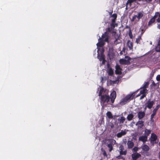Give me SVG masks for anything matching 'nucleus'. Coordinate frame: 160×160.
Listing matches in <instances>:
<instances>
[{
  "mask_svg": "<svg viewBox=\"0 0 160 160\" xmlns=\"http://www.w3.org/2000/svg\"><path fill=\"white\" fill-rule=\"evenodd\" d=\"M105 91L103 88H102L98 94L100 102L102 108L106 107L108 104L111 105L113 103L116 98V93L115 91H113L110 96L108 93H105Z\"/></svg>",
  "mask_w": 160,
  "mask_h": 160,
  "instance_id": "nucleus-1",
  "label": "nucleus"
},
{
  "mask_svg": "<svg viewBox=\"0 0 160 160\" xmlns=\"http://www.w3.org/2000/svg\"><path fill=\"white\" fill-rule=\"evenodd\" d=\"M134 96L133 94L127 95L124 98L121 100L119 102V104L122 106L125 104L132 100Z\"/></svg>",
  "mask_w": 160,
  "mask_h": 160,
  "instance_id": "nucleus-2",
  "label": "nucleus"
},
{
  "mask_svg": "<svg viewBox=\"0 0 160 160\" xmlns=\"http://www.w3.org/2000/svg\"><path fill=\"white\" fill-rule=\"evenodd\" d=\"M143 11H140L136 15H134L132 17L131 21L132 22L135 21L136 22H138L144 15Z\"/></svg>",
  "mask_w": 160,
  "mask_h": 160,
  "instance_id": "nucleus-3",
  "label": "nucleus"
},
{
  "mask_svg": "<svg viewBox=\"0 0 160 160\" xmlns=\"http://www.w3.org/2000/svg\"><path fill=\"white\" fill-rule=\"evenodd\" d=\"M116 141L113 139H109L107 143V146L109 148V152L113 149V146L115 144Z\"/></svg>",
  "mask_w": 160,
  "mask_h": 160,
  "instance_id": "nucleus-4",
  "label": "nucleus"
},
{
  "mask_svg": "<svg viewBox=\"0 0 160 160\" xmlns=\"http://www.w3.org/2000/svg\"><path fill=\"white\" fill-rule=\"evenodd\" d=\"M158 137L156 134L154 133H152L151 134L150 138V141L152 144H156L158 142V140H157Z\"/></svg>",
  "mask_w": 160,
  "mask_h": 160,
  "instance_id": "nucleus-5",
  "label": "nucleus"
},
{
  "mask_svg": "<svg viewBox=\"0 0 160 160\" xmlns=\"http://www.w3.org/2000/svg\"><path fill=\"white\" fill-rule=\"evenodd\" d=\"M125 58L126 59H121L120 60V63L122 64L128 65L130 64V58L128 57H126Z\"/></svg>",
  "mask_w": 160,
  "mask_h": 160,
  "instance_id": "nucleus-6",
  "label": "nucleus"
},
{
  "mask_svg": "<svg viewBox=\"0 0 160 160\" xmlns=\"http://www.w3.org/2000/svg\"><path fill=\"white\" fill-rule=\"evenodd\" d=\"M154 103V102L153 100H151V99H149L145 104V105H146V107L148 109H151L153 107Z\"/></svg>",
  "mask_w": 160,
  "mask_h": 160,
  "instance_id": "nucleus-7",
  "label": "nucleus"
},
{
  "mask_svg": "<svg viewBox=\"0 0 160 160\" xmlns=\"http://www.w3.org/2000/svg\"><path fill=\"white\" fill-rule=\"evenodd\" d=\"M109 34L107 33V32H105L103 34L101 38L102 40H103L105 42H109Z\"/></svg>",
  "mask_w": 160,
  "mask_h": 160,
  "instance_id": "nucleus-8",
  "label": "nucleus"
},
{
  "mask_svg": "<svg viewBox=\"0 0 160 160\" xmlns=\"http://www.w3.org/2000/svg\"><path fill=\"white\" fill-rule=\"evenodd\" d=\"M160 107V105H158L155 108L153 109V111H152V113L151 114V119H152L153 118L154 116L156 114V112H157V110L158 109V108H159Z\"/></svg>",
  "mask_w": 160,
  "mask_h": 160,
  "instance_id": "nucleus-9",
  "label": "nucleus"
},
{
  "mask_svg": "<svg viewBox=\"0 0 160 160\" xmlns=\"http://www.w3.org/2000/svg\"><path fill=\"white\" fill-rule=\"evenodd\" d=\"M120 150V154L121 155H126L127 154V151H124V149L123 145H121L119 147Z\"/></svg>",
  "mask_w": 160,
  "mask_h": 160,
  "instance_id": "nucleus-10",
  "label": "nucleus"
},
{
  "mask_svg": "<svg viewBox=\"0 0 160 160\" xmlns=\"http://www.w3.org/2000/svg\"><path fill=\"white\" fill-rule=\"evenodd\" d=\"M99 42L97 44V45L98 47H103L105 44L104 41L103 40L101 39L100 37L98 39Z\"/></svg>",
  "mask_w": 160,
  "mask_h": 160,
  "instance_id": "nucleus-11",
  "label": "nucleus"
},
{
  "mask_svg": "<svg viewBox=\"0 0 160 160\" xmlns=\"http://www.w3.org/2000/svg\"><path fill=\"white\" fill-rule=\"evenodd\" d=\"M116 70L115 72L116 74L118 75H121L122 74V69L120 66L118 65H117L116 66Z\"/></svg>",
  "mask_w": 160,
  "mask_h": 160,
  "instance_id": "nucleus-12",
  "label": "nucleus"
},
{
  "mask_svg": "<svg viewBox=\"0 0 160 160\" xmlns=\"http://www.w3.org/2000/svg\"><path fill=\"white\" fill-rule=\"evenodd\" d=\"M148 138L147 137V136H140L138 138V140L139 141H142L144 144L146 141H147Z\"/></svg>",
  "mask_w": 160,
  "mask_h": 160,
  "instance_id": "nucleus-13",
  "label": "nucleus"
},
{
  "mask_svg": "<svg viewBox=\"0 0 160 160\" xmlns=\"http://www.w3.org/2000/svg\"><path fill=\"white\" fill-rule=\"evenodd\" d=\"M141 154L138 153L133 154L132 155V160H137L138 158L141 157Z\"/></svg>",
  "mask_w": 160,
  "mask_h": 160,
  "instance_id": "nucleus-14",
  "label": "nucleus"
},
{
  "mask_svg": "<svg viewBox=\"0 0 160 160\" xmlns=\"http://www.w3.org/2000/svg\"><path fill=\"white\" fill-rule=\"evenodd\" d=\"M145 112H144L139 111L138 113V117L139 120H141L144 117Z\"/></svg>",
  "mask_w": 160,
  "mask_h": 160,
  "instance_id": "nucleus-15",
  "label": "nucleus"
},
{
  "mask_svg": "<svg viewBox=\"0 0 160 160\" xmlns=\"http://www.w3.org/2000/svg\"><path fill=\"white\" fill-rule=\"evenodd\" d=\"M127 144L128 145V148L129 149H131L134 145V143L132 140L128 141Z\"/></svg>",
  "mask_w": 160,
  "mask_h": 160,
  "instance_id": "nucleus-16",
  "label": "nucleus"
},
{
  "mask_svg": "<svg viewBox=\"0 0 160 160\" xmlns=\"http://www.w3.org/2000/svg\"><path fill=\"white\" fill-rule=\"evenodd\" d=\"M126 132L125 130L124 131L122 130L121 132L117 133V136L118 138H121L122 136L126 135Z\"/></svg>",
  "mask_w": 160,
  "mask_h": 160,
  "instance_id": "nucleus-17",
  "label": "nucleus"
},
{
  "mask_svg": "<svg viewBox=\"0 0 160 160\" xmlns=\"http://www.w3.org/2000/svg\"><path fill=\"white\" fill-rule=\"evenodd\" d=\"M143 122H144L142 121H139L136 123V125H138V128H141L144 125Z\"/></svg>",
  "mask_w": 160,
  "mask_h": 160,
  "instance_id": "nucleus-18",
  "label": "nucleus"
},
{
  "mask_svg": "<svg viewBox=\"0 0 160 160\" xmlns=\"http://www.w3.org/2000/svg\"><path fill=\"white\" fill-rule=\"evenodd\" d=\"M141 148L143 151L145 152H148L149 150V147L146 144H144L142 146Z\"/></svg>",
  "mask_w": 160,
  "mask_h": 160,
  "instance_id": "nucleus-19",
  "label": "nucleus"
},
{
  "mask_svg": "<svg viewBox=\"0 0 160 160\" xmlns=\"http://www.w3.org/2000/svg\"><path fill=\"white\" fill-rule=\"evenodd\" d=\"M134 115L132 113L129 114L127 117V119L128 121H131L134 118Z\"/></svg>",
  "mask_w": 160,
  "mask_h": 160,
  "instance_id": "nucleus-20",
  "label": "nucleus"
},
{
  "mask_svg": "<svg viewBox=\"0 0 160 160\" xmlns=\"http://www.w3.org/2000/svg\"><path fill=\"white\" fill-rule=\"evenodd\" d=\"M127 45L129 48L130 50H131L133 49V44L132 42L130 40H128L127 42Z\"/></svg>",
  "mask_w": 160,
  "mask_h": 160,
  "instance_id": "nucleus-21",
  "label": "nucleus"
},
{
  "mask_svg": "<svg viewBox=\"0 0 160 160\" xmlns=\"http://www.w3.org/2000/svg\"><path fill=\"white\" fill-rule=\"evenodd\" d=\"M114 29L112 28L108 27L106 29V31L105 32H107V33L109 34V32H110L111 33H114Z\"/></svg>",
  "mask_w": 160,
  "mask_h": 160,
  "instance_id": "nucleus-22",
  "label": "nucleus"
},
{
  "mask_svg": "<svg viewBox=\"0 0 160 160\" xmlns=\"http://www.w3.org/2000/svg\"><path fill=\"white\" fill-rule=\"evenodd\" d=\"M151 132V130L146 129L145 130V132L144 134V135L145 136H147V137L148 138V136L150 134Z\"/></svg>",
  "mask_w": 160,
  "mask_h": 160,
  "instance_id": "nucleus-23",
  "label": "nucleus"
},
{
  "mask_svg": "<svg viewBox=\"0 0 160 160\" xmlns=\"http://www.w3.org/2000/svg\"><path fill=\"white\" fill-rule=\"evenodd\" d=\"M108 75L110 76H112L114 73L113 71L111 68H109L108 71Z\"/></svg>",
  "mask_w": 160,
  "mask_h": 160,
  "instance_id": "nucleus-24",
  "label": "nucleus"
},
{
  "mask_svg": "<svg viewBox=\"0 0 160 160\" xmlns=\"http://www.w3.org/2000/svg\"><path fill=\"white\" fill-rule=\"evenodd\" d=\"M106 115L109 119H112L113 118L112 115L110 111H108L106 113Z\"/></svg>",
  "mask_w": 160,
  "mask_h": 160,
  "instance_id": "nucleus-25",
  "label": "nucleus"
},
{
  "mask_svg": "<svg viewBox=\"0 0 160 160\" xmlns=\"http://www.w3.org/2000/svg\"><path fill=\"white\" fill-rule=\"evenodd\" d=\"M101 151L102 152V154L103 155L104 157H107V155L106 151L102 148H101Z\"/></svg>",
  "mask_w": 160,
  "mask_h": 160,
  "instance_id": "nucleus-26",
  "label": "nucleus"
},
{
  "mask_svg": "<svg viewBox=\"0 0 160 160\" xmlns=\"http://www.w3.org/2000/svg\"><path fill=\"white\" fill-rule=\"evenodd\" d=\"M142 36L140 35L139 36H138V38H136V42L137 43H140V41L142 39L141 37Z\"/></svg>",
  "mask_w": 160,
  "mask_h": 160,
  "instance_id": "nucleus-27",
  "label": "nucleus"
},
{
  "mask_svg": "<svg viewBox=\"0 0 160 160\" xmlns=\"http://www.w3.org/2000/svg\"><path fill=\"white\" fill-rule=\"evenodd\" d=\"M125 120V118L123 116L121 117L119 121L120 123H123Z\"/></svg>",
  "mask_w": 160,
  "mask_h": 160,
  "instance_id": "nucleus-28",
  "label": "nucleus"
},
{
  "mask_svg": "<svg viewBox=\"0 0 160 160\" xmlns=\"http://www.w3.org/2000/svg\"><path fill=\"white\" fill-rule=\"evenodd\" d=\"M155 20L152 18H151L148 22V25L150 26L152 23L155 22Z\"/></svg>",
  "mask_w": 160,
  "mask_h": 160,
  "instance_id": "nucleus-29",
  "label": "nucleus"
},
{
  "mask_svg": "<svg viewBox=\"0 0 160 160\" xmlns=\"http://www.w3.org/2000/svg\"><path fill=\"white\" fill-rule=\"evenodd\" d=\"M143 89L142 90H141L140 91V93L141 94H146L145 93L147 92V90L144 88H142Z\"/></svg>",
  "mask_w": 160,
  "mask_h": 160,
  "instance_id": "nucleus-30",
  "label": "nucleus"
},
{
  "mask_svg": "<svg viewBox=\"0 0 160 160\" xmlns=\"http://www.w3.org/2000/svg\"><path fill=\"white\" fill-rule=\"evenodd\" d=\"M149 85V83L148 82H145L144 83V84L143 85V86L142 88H144L146 89L147 88H148V85Z\"/></svg>",
  "mask_w": 160,
  "mask_h": 160,
  "instance_id": "nucleus-31",
  "label": "nucleus"
},
{
  "mask_svg": "<svg viewBox=\"0 0 160 160\" xmlns=\"http://www.w3.org/2000/svg\"><path fill=\"white\" fill-rule=\"evenodd\" d=\"M155 50L157 52H160V44H158L157 46L155 48Z\"/></svg>",
  "mask_w": 160,
  "mask_h": 160,
  "instance_id": "nucleus-32",
  "label": "nucleus"
},
{
  "mask_svg": "<svg viewBox=\"0 0 160 160\" xmlns=\"http://www.w3.org/2000/svg\"><path fill=\"white\" fill-rule=\"evenodd\" d=\"M147 28L146 26H144L143 28L141 30V33L140 34V35L142 36L143 34V33L145 31L146 29H147Z\"/></svg>",
  "mask_w": 160,
  "mask_h": 160,
  "instance_id": "nucleus-33",
  "label": "nucleus"
},
{
  "mask_svg": "<svg viewBox=\"0 0 160 160\" xmlns=\"http://www.w3.org/2000/svg\"><path fill=\"white\" fill-rule=\"evenodd\" d=\"M116 25V26H117V23H111L110 24V27L114 29Z\"/></svg>",
  "mask_w": 160,
  "mask_h": 160,
  "instance_id": "nucleus-34",
  "label": "nucleus"
},
{
  "mask_svg": "<svg viewBox=\"0 0 160 160\" xmlns=\"http://www.w3.org/2000/svg\"><path fill=\"white\" fill-rule=\"evenodd\" d=\"M128 35L129 36V37L130 38H131V39L132 38L133 35H132V32L131 30H129Z\"/></svg>",
  "mask_w": 160,
  "mask_h": 160,
  "instance_id": "nucleus-35",
  "label": "nucleus"
},
{
  "mask_svg": "<svg viewBox=\"0 0 160 160\" xmlns=\"http://www.w3.org/2000/svg\"><path fill=\"white\" fill-rule=\"evenodd\" d=\"M159 14V12H156L155 13V15L152 18H153L155 20V19H156V18H157V17L158 16Z\"/></svg>",
  "mask_w": 160,
  "mask_h": 160,
  "instance_id": "nucleus-36",
  "label": "nucleus"
},
{
  "mask_svg": "<svg viewBox=\"0 0 160 160\" xmlns=\"http://www.w3.org/2000/svg\"><path fill=\"white\" fill-rule=\"evenodd\" d=\"M138 148L137 147H135L132 149V152H135L138 151Z\"/></svg>",
  "mask_w": 160,
  "mask_h": 160,
  "instance_id": "nucleus-37",
  "label": "nucleus"
},
{
  "mask_svg": "<svg viewBox=\"0 0 160 160\" xmlns=\"http://www.w3.org/2000/svg\"><path fill=\"white\" fill-rule=\"evenodd\" d=\"M112 17L113 18L115 19H117V15L116 13H114L112 15Z\"/></svg>",
  "mask_w": 160,
  "mask_h": 160,
  "instance_id": "nucleus-38",
  "label": "nucleus"
},
{
  "mask_svg": "<svg viewBox=\"0 0 160 160\" xmlns=\"http://www.w3.org/2000/svg\"><path fill=\"white\" fill-rule=\"evenodd\" d=\"M138 1H144L148 3H149L150 2H151L152 1V0H138Z\"/></svg>",
  "mask_w": 160,
  "mask_h": 160,
  "instance_id": "nucleus-39",
  "label": "nucleus"
},
{
  "mask_svg": "<svg viewBox=\"0 0 160 160\" xmlns=\"http://www.w3.org/2000/svg\"><path fill=\"white\" fill-rule=\"evenodd\" d=\"M133 2L132 0H128L127 3L129 4L131 6L132 5V3Z\"/></svg>",
  "mask_w": 160,
  "mask_h": 160,
  "instance_id": "nucleus-40",
  "label": "nucleus"
},
{
  "mask_svg": "<svg viewBox=\"0 0 160 160\" xmlns=\"http://www.w3.org/2000/svg\"><path fill=\"white\" fill-rule=\"evenodd\" d=\"M142 95L140 97V100L142 99L146 96V94H142Z\"/></svg>",
  "mask_w": 160,
  "mask_h": 160,
  "instance_id": "nucleus-41",
  "label": "nucleus"
},
{
  "mask_svg": "<svg viewBox=\"0 0 160 160\" xmlns=\"http://www.w3.org/2000/svg\"><path fill=\"white\" fill-rule=\"evenodd\" d=\"M156 80L159 81H160V75H158L156 77Z\"/></svg>",
  "mask_w": 160,
  "mask_h": 160,
  "instance_id": "nucleus-42",
  "label": "nucleus"
},
{
  "mask_svg": "<svg viewBox=\"0 0 160 160\" xmlns=\"http://www.w3.org/2000/svg\"><path fill=\"white\" fill-rule=\"evenodd\" d=\"M158 18L156 20H157V21L158 22H160V13L159 14H158Z\"/></svg>",
  "mask_w": 160,
  "mask_h": 160,
  "instance_id": "nucleus-43",
  "label": "nucleus"
},
{
  "mask_svg": "<svg viewBox=\"0 0 160 160\" xmlns=\"http://www.w3.org/2000/svg\"><path fill=\"white\" fill-rule=\"evenodd\" d=\"M104 59H105V58H104V57L103 56H101L100 57V58H99V60L100 61H101L102 60H103Z\"/></svg>",
  "mask_w": 160,
  "mask_h": 160,
  "instance_id": "nucleus-44",
  "label": "nucleus"
},
{
  "mask_svg": "<svg viewBox=\"0 0 160 160\" xmlns=\"http://www.w3.org/2000/svg\"><path fill=\"white\" fill-rule=\"evenodd\" d=\"M124 28L125 29H128L129 30H131L130 27L128 25L126 26Z\"/></svg>",
  "mask_w": 160,
  "mask_h": 160,
  "instance_id": "nucleus-45",
  "label": "nucleus"
},
{
  "mask_svg": "<svg viewBox=\"0 0 160 160\" xmlns=\"http://www.w3.org/2000/svg\"><path fill=\"white\" fill-rule=\"evenodd\" d=\"M116 19H112V22L111 23H115Z\"/></svg>",
  "mask_w": 160,
  "mask_h": 160,
  "instance_id": "nucleus-46",
  "label": "nucleus"
},
{
  "mask_svg": "<svg viewBox=\"0 0 160 160\" xmlns=\"http://www.w3.org/2000/svg\"><path fill=\"white\" fill-rule=\"evenodd\" d=\"M122 158V157L120 155H119V156H118V157H117V158H118V159H120Z\"/></svg>",
  "mask_w": 160,
  "mask_h": 160,
  "instance_id": "nucleus-47",
  "label": "nucleus"
},
{
  "mask_svg": "<svg viewBox=\"0 0 160 160\" xmlns=\"http://www.w3.org/2000/svg\"><path fill=\"white\" fill-rule=\"evenodd\" d=\"M106 61L105 59L102 60V64H104Z\"/></svg>",
  "mask_w": 160,
  "mask_h": 160,
  "instance_id": "nucleus-48",
  "label": "nucleus"
},
{
  "mask_svg": "<svg viewBox=\"0 0 160 160\" xmlns=\"http://www.w3.org/2000/svg\"><path fill=\"white\" fill-rule=\"evenodd\" d=\"M152 84L153 85V86H156V83L154 82V81H153L152 82Z\"/></svg>",
  "mask_w": 160,
  "mask_h": 160,
  "instance_id": "nucleus-49",
  "label": "nucleus"
},
{
  "mask_svg": "<svg viewBox=\"0 0 160 160\" xmlns=\"http://www.w3.org/2000/svg\"><path fill=\"white\" fill-rule=\"evenodd\" d=\"M147 108H148L147 107H146V105H145V107L144 108V111L143 112H145L146 111Z\"/></svg>",
  "mask_w": 160,
  "mask_h": 160,
  "instance_id": "nucleus-50",
  "label": "nucleus"
},
{
  "mask_svg": "<svg viewBox=\"0 0 160 160\" xmlns=\"http://www.w3.org/2000/svg\"><path fill=\"white\" fill-rule=\"evenodd\" d=\"M158 43L159 44H160V37L159 38H158Z\"/></svg>",
  "mask_w": 160,
  "mask_h": 160,
  "instance_id": "nucleus-51",
  "label": "nucleus"
},
{
  "mask_svg": "<svg viewBox=\"0 0 160 160\" xmlns=\"http://www.w3.org/2000/svg\"><path fill=\"white\" fill-rule=\"evenodd\" d=\"M125 48H123L122 49V52H125Z\"/></svg>",
  "mask_w": 160,
  "mask_h": 160,
  "instance_id": "nucleus-52",
  "label": "nucleus"
},
{
  "mask_svg": "<svg viewBox=\"0 0 160 160\" xmlns=\"http://www.w3.org/2000/svg\"><path fill=\"white\" fill-rule=\"evenodd\" d=\"M123 52L122 51L120 52V55H122L123 54V52Z\"/></svg>",
  "mask_w": 160,
  "mask_h": 160,
  "instance_id": "nucleus-53",
  "label": "nucleus"
},
{
  "mask_svg": "<svg viewBox=\"0 0 160 160\" xmlns=\"http://www.w3.org/2000/svg\"><path fill=\"white\" fill-rule=\"evenodd\" d=\"M158 158L159 159H160V152H159L158 153Z\"/></svg>",
  "mask_w": 160,
  "mask_h": 160,
  "instance_id": "nucleus-54",
  "label": "nucleus"
},
{
  "mask_svg": "<svg viewBox=\"0 0 160 160\" xmlns=\"http://www.w3.org/2000/svg\"><path fill=\"white\" fill-rule=\"evenodd\" d=\"M158 28L160 29V24H159L158 26Z\"/></svg>",
  "mask_w": 160,
  "mask_h": 160,
  "instance_id": "nucleus-55",
  "label": "nucleus"
},
{
  "mask_svg": "<svg viewBox=\"0 0 160 160\" xmlns=\"http://www.w3.org/2000/svg\"><path fill=\"white\" fill-rule=\"evenodd\" d=\"M118 38H116L115 39V40L114 41V42H115L117 41H118Z\"/></svg>",
  "mask_w": 160,
  "mask_h": 160,
  "instance_id": "nucleus-56",
  "label": "nucleus"
},
{
  "mask_svg": "<svg viewBox=\"0 0 160 160\" xmlns=\"http://www.w3.org/2000/svg\"><path fill=\"white\" fill-rule=\"evenodd\" d=\"M114 127V126L113 125H112L111 126V128H113Z\"/></svg>",
  "mask_w": 160,
  "mask_h": 160,
  "instance_id": "nucleus-57",
  "label": "nucleus"
},
{
  "mask_svg": "<svg viewBox=\"0 0 160 160\" xmlns=\"http://www.w3.org/2000/svg\"><path fill=\"white\" fill-rule=\"evenodd\" d=\"M102 81L103 79V77H101Z\"/></svg>",
  "mask_w": 160,
  "mask_h": 160,
  "instance_id": "nucleus-58",
  "label": "nucleus"
},
{
  "mask_svg": "<svg viewBox=\"0 0 160 160\" xmlns=\"http://www.w3.org/2000/svg\"><path fill=\"white\" fill-rule=\"evenodd\" d=\"M133 2H135L136 0H132Z\"/></svg>",
  "mask_w": 160,
  "mask_h": 160,
  "instance_id": "nucleus-59",
  "label": "nucleus"
},
{
  "mask_svg": "<svg viewBox=\"0 0 160 160\" xmlns=\"http://www.w3.org/2000/svg\"><path fill=\"white\" fill-rule=\"evenodd\" d=\"M125 143H126V139H125Z\"/></svg>",
  "mask_w": 160,
  "mask_h": 160,
  "instance_id": "nucleus-60",
  "label": "nucleus"
},
{
  "mask_svg": "<svg viewBox=\"0 0 160 160\" xmlns=\"http://www.w3.org/2000/svg\"><path fill=\"white\" fill-rule=\"evenodd\" d=\"M159 146H160V142H159Z\"/></svg>",
  "mask_w": 160,
  "mask_h": 160,
  "instance_id": "nucleus-61",
  "label": "nucleus"
},
{
  "mask_svg": "<svg viewBox=\"0 0 160 160\" xmlns=\"http://www.w3.org/2000/svg\"><path fill=\"white\" fill-rule=\"evenodd\" d=\"M159 2L160 3V0H159Z\"/></svg>",
  "mask_w": 160,
  "mask_h": 160,
  "instance_id": "nucleus-62",
  "label": "nucleus"
},
{
  "mask_svg": "<svg viewBox=\"0 0 160 160\" xmlns=\"http://www.w3.org/2000/svg\"><path fill=\"white\" fill-rule=\"evenodd\" d=\"M139 95V94H138V96Z\"/></svg>",
  "mask_w": 160,
  "mask_h": 160,
  "instance_id": "nucleus-63",
  "label": "nucleus"
}]
</instances>
